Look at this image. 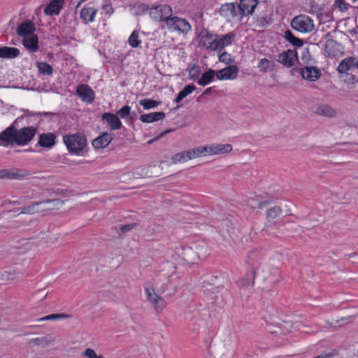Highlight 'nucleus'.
I'll return each mask as SVG.
<instances>
[{
    "mask_svg": "<svg viewBox=\"0 0 358 358\" xmlns=\"http://www.w3.org/2000/svg\"><path fill=\"white\" fill-rule=\"evenodd\" d=\"M63 141L68 151L76 155H82L87 143L85 135L80 133L64 135Z\"/></svg>",
    "mask_w": 358,
    "mask_h": 358,
    "instance_id": "1",
    "label": "nucleus"
},
{
    "mask_svg": "<svg viewBox=\"0 0 358 358\" xmlns=\"http://www.w3.org/2000/svg\"><path fill=\"white\" fill-rule=\"evenodd\" d=\"M63 203L64 201L60 199H47L34 202L27 206L23 207L20 213L32 215L45 210H53L56 207L62 206Z\"/></svg>",
    "mask_w": 358,
    "mask_h": 358,
    "instance_id": "2",
    "label": "nucleus"
},
{
    "mask_svg": "<svg viewBox=\"0 0 358 358\" xmlns=\"http://www.w3.org/2000/svg\"><path fill=\"white\" fill-rule=\"evenodd\" d=\"M144 291L146 300L152 306L155 313H160L166 308L168 304L166 301L152 285H145Z\"/></svg>",
    "mask_w": 358,
    "mask_h": 358,
    "instance_id": "3",
    "label": "nucleus"
},
{
    "mask_svg": "<svg viewBox=\"0 0 358 358\" xmlns=\"http://www.w3.org/2000/svg\"><path fill=\"white\" fill-rule=\"evenodd\" d=\"M265 258V252L261 249H254L247 253L245 264L254 275H257Z\"/></svg>",
    "mask_w": 358,
    "mask_h": 358,
    "instance_id": "4",
    "label": "nucleus"
},
{
    "mask_svg": "<svg viewBox=\"0 0 358 358\" xmlns=\"http://www.w3.org/2000/svg\"><path fill=\"white\" fill-rule=\"evenodd\" d=\"M219 14L228 22H241L243 16L236 3H225L219 9Z\"/></svg>",
    "mask_w": 358,
    "mask_h": 358,
    "instance_id": "5",
    "label": "nucleus"
},
{
    "mask_svg": "<svg viewBox=\"0 0 358 358\" xmlns=\"http://www.w3.org/2000/svg\"><path fill=\"white\" fill-rule=\"evenodd\" d=\"M292 27L301 33H309L314 29L313 20L306 15H300L294 17L291 22Z\"/></svg>",
    "mask_w": 358,
    "mask_h": 358,
    "instance_id": "6",
    "label": "nucleus"
},
{
    "mask_svg": "<svg viewBox=\"0 0 358 358\" xmlns=\"http://www.w3.org/2000/svg\"><path fill=\"white\" fill-rule=\"evenodd\" d=\"M172 8L168 5H158L150 8L149 15L150 17L155 22H166L172 15Z\"/></svg>",
    "mask_w": 358,
    "mask_h": 358,
    "instance_id": "7",
    "label": "nucleus"
},
{
    "mask_svg": "<svg viewBox=\"0 0 358 358\" xmlns=\"http://www.w3.org/2000/svg\"><path fill=\"white\" fill-rule=\"evenodd\" d=\"M17 145L19 146H25L28 145L37 134V128L31 127H24L20 129L16 128Z\"/></svg>",
    "mask_w": 358,
    "mask_h": 358,
    "instance_id": "8",
    "label": "nucleus"
},
{
    "mask_svg": "<svg viewBox=\"0 0 358 358\" xmlns=\"http://www.w3.org/2000/svg\"><path fill=\"white\" fill-rule=\"evenodd\" d=\"M166 27L171 31L180 33H187L191 30L189 23L186 20L177 16H171L167 20Z\"/></svg>",
    "mask_w": 358,
    "mask_h": 358,
    "instance_id": "9",
    "label": "nucleus"
},
{
    "mask_svg": "<svg viewBox=\"0 0 358 358\" xmlns=\"http://www.w3.org/2000/svg\"><path fill=\"white\" fill-rule=\"evenodd\" d=\"M176 254L187 264H194L200 259L199 254L192 247L180 245L175 249Z\"/></svg>",
    "mask_w": 358,
    "mask_h": 358,
    "instance_id": "10",
    "label": "nucleus"
},
{
    "mask_svg": "<svg viewBox=\"0 0 358 358\" xmlns=\"http://www.w3.org/2000/svg\"><path fill=\"white\" fill-rule=\"evenodd\" d=\"M16 127L10 125L0 133V145L8 147L15 143L17 145Z\"/></svg>",
    "mask_w": 358,
    "mask_h": 358,
    "instance_id": "11",
    "label": "nucleus"
},
{
    "mask_svg": "<svg viewBox=\"0 0 358 358\" xmlns=\"http://www.w3.org/2000/svg\"><path fill=\"white\" fill-rule=\"evenodd\" d=\"M31 175V172L24 169L13 168L0 170L1 179L18 180Z\"/></svg>",
    "mask_w": 358,
    "mask_h": 358,
    "instance_id": "12",
    "label": "nucleus"
},
{
    "mask_svg": "<svg viewBox=\"0 0 358 358\" xmlns=\"http://www.w3.org/2000/svg\"><path fill=\"white\" fill-rule=\"evenodd\" d=\"M155 289L158 294H165L166 296H170L176 292V287L171 285V278L166 277L159 282H156L155 285Z\"/></svg>",
    "mask_w": 358,
    "mask_h": 358,
    "instance_id": "13",
    "label": "nucleus"
},
{
    "mask_svg": "<svg viewBox=\"0 0 358 358\" xmlns=\"http://www.w3.org/2000/svg\"><path fill=\"white\" fill-rule=\"evenodd\" d=\"M238 67L236 65H229L216 71V78L219 80H235L238 75Z\"/></svg>",
    "mask_w": 358,
    "mask_h": 358,
    "instance_id": "14",
    "label": "nucleus"
},
{
    "mask_svg": "<svg viewBox=\"0 0 358 358\" xmlns=\"http://www.w3.org/2000/svg\"><path fill=\"white\" fill-rule=\"evenodd\" d=\"M98 8L90 2L85 6L80 12V17L85 23L94 22Z\"/></svg>",
    "mask_w": 358,
    "mask_h": 358,
    "instance_id": "15",
    "label": "nucleus"
},
{
    "mask_svg": "<svg viewBox=\"0 0 358 358\" xmlns=\"http://www.w3.org/2000/svg\"><path fill=\"white\" fill-rule=\"evenodd\" d=\"M76 93L81 99L91 103L95 98V94L90 86L86 84H80L77 87Z\"/></svg>",
    "mask_w": 358,
    "mask_h": 358,
    "instance_id": "16",
    "label": "nucleus"
},
{
    "mask_svg": "<svg viewBox=\"0 0 358 358\" xmlns=\"http://www.w3.org/2000/svg\"><path fill=\"white\" fill-rule=\"evenodd\" d=\"M36 31L35 24L29 20H26L21 22L16 30L17 34L20 38H24L34 34Z\"/></svg>",
    "mask_w": 358,
    "mask_h": 358,
    "instance_id": "17",
    "label": "nucleus"
},
{
    "mask_svg": "<svg viewBox=\"0 0 358 358\" xmlns=\"http://www.w3.org/2000/svg\"><path fill=\"white\" fill-rule=\"evenodd\" d=\"M296 59V52L292 50H287L279 54L278 62L287 67H292L294 66Z\"/></svg>",
    "mask_w": 358,
    "mask_h": 358,
    "instance_id": "18",
    "label": "nucleus"
},
{
    "mask_svg": "<svg viewBox=\"0 0 358 358\" xmlns=\"http://www.w3.org/2000/svg\"><path fill=\"white\" fill-rule=\"evenodd\" d=\"M22 44L30 53L36 52L38 50V37L36 34L22 38Z\"/></svg>",
    "mask_w": 358,
    "mask_h": 358,
    "instance_id": "19",
    "label": "nucleus"
},
{
    "mask_svg": "<svg viewBox=\"0 0 358 358\" xmlns=\"http://www.w3.org/2000/svg\"><path fill=\"white\" fill-rule=\"evenodd\" d=\"M235 38V34L233 32L228 33L222 36L219 39L216 38V43L214 47V51L220 52L225 47L232 44Z\"/></svg>",
    "mask_w": 358,
    "mask_h": 358,
    "instance_id": "20",
    "label": "nucleus"
},
{
    "mask_svg": "<svg viewBox=\"0 0 358 358\" xmlns=\"http://www.w3.org/2000/svg\"><path fill=\"white\" fill-rule=\"evenodd\" d=\"M208 155L229 153L232 150L231 144L215 143L207 145Z\"/></svg>",
    "mask_w": 358,
    "mask_h": 358,
    "instance_id": "21",
    "label": "nucleus"
},
{
    "mask_svg": "<svg viewBox=\"0 0 358 358\" xmlns=\"http://www.w3.org/2000/svg\"><path fill=\"white\" fill-rule=\"evenodd\" d=\"M64 4V0H52L44 8V13L48 16L58 15Z\"/></svg>",
    "mask_w": 358,
    "mask_h": 358,
    "instance_id": "22",
    "label": "nucleus"
},
{
    "mask_svg": "<svg viewBox=\"0 0 358 358\" xmlns=\"http://www.w3.org/2000/svg\"><path fill=\"white\" fill-rule=\"evenodd\" d=\"M56 135L54 133H43L38 136V144L45 148H51L56 143Z\"/></svg>",
    "mask_w": 358,
    "mask_h": 358,
    "instance_id": "23",
    "label": "nucleus"
},
{
    "mask_svg": "<svg viewBox=\"0 0 358 358\" xmlns=\"http://www.w3.org/2000/svg\"><path fill=\"white\" fill-rule=\"evenodd\" d=\"M103 121L106 122L110 128L113 130H117L122 126V122L119 117L110 113H103L101 115Z\"/></svg>",
    "mask_w": 358,
    "mask_h": 358,
    "instance_id": "24",
    "label": "nucleus"
},
{
    "mask_svg": "<svg viewBox=\"0 0 358 358\" xmlns=\"http://www.w3.org/2000/svg\"><path fill=\"white\" fill-rule=\"evenodd\" d=\"M257 5V0H240L238 7L242 16H245L252 14Z\"/></svg>",
    "mask_w": 358,
    "mask_h": 358,
    "instance_id": "25",
    "label": "nucleus"
},
{
    "mask_svg": "<svg viewBox=\"0 0 358 358\" xmlns=\"http://www.w3.org/2000/svg\"><path fill=\"white\" fill-rule=\"evenodd\" d=\"M215 43L216 37L208 32L201 34L199 36V44L201 47H203L206 49H210L214 51Z\"/></svg>",
    "mask_w": 358,
    "mask_h": 358,
    "instance_id": "26",
    "label": "nucleus"
},
{
    "mask_svg": "<svg viewBox=\"0 0 358 358\" xmlns=\"http://www.w3.org/2000/svg\"><path fill=\"white\" fill-rule=\"evenodd\" d=\"M301 75L307 80L315 81L320 77L321 72L315 67L307 66L301 69Z\"/></svg>",
    "mask_w": 358,
    "mask_h": 358,
    "instance_id": "27",
    "label": "nucleus"
},
{
    "mask_svg": "<svg viewBox=\"0 0 358 358\" xmlns=\"http://www.w3.org/2000/svg\"><path fill=\"white\" fill-rule=\"evenodd\" d=\"M354 67L357 68V59L352 57H348L340 62L338 71L340 73H344Z\"/></svg>",
    "mask_w": 358,
    "mask_h": 358,
    "instance_id": "28",
    "label": "nucleus"
},
{
    "mask_svg": "<svg viewBox=\"0 0 358 358\" xmlns=\"http://www.w3.org/2000/svg\"><path fill=\"white\" fill-rule=\"evenodd\" d=\"M113 139V138L111 134L105 132L96 138L92 141V145L96 149L104 148L109 145Z\"/></svg>",
    "mask_w": 358,
    "mask_h": 358,
    "instance_id": "29",
    "label": "nucleus"
},
{
    "mask_svg": "<svg viewBox=\"0 0 358 358\" xmlns=\"http://www.w3.org/2000/svg\"><path fill=\"white\" fill-rule=\"evenodd\" d=\"M20 51L14 47L0 46V58L13 59L18 57Z\"/></svg>",
    "mask_w": 358,
    "mask_h": 358,
    "instance_id": "30",
    "label": "nucleus"
},
{
    "mask_svg": "<svg viewBox=\"0 0 358 358\" xmlns=\"http://www.w3.org/2000/svg\"><path fill=\"white\" fill-rule=\"evenodd\" d=\"M193 159H195V155H193L192 152V149H190L175 154L172 157L171 160L173 163L177 164L185 162Z\"/></svg>",
    "mask_w": 358,
    "mask_h": 358,
    "instance_id": "31",
    "label": "nucleus"
},
{
    "mask_svg": "<svg viewBox=\"0 0 358 358\" xmlns=\"http://www.w3.org/2000/svg\"><path fill=\"white\" fill-rule=\"evenodd\" d=\"M165 113L164 112H153L141 115L139 120L145 123H151L164 119Z\"/></svg>",
    "mask_w": 358,
    "mask_h": 358,
    "instance_id": "32",
    "label": "nucleus"
},
{
    "mask_svg": "<svg viewBox=\"0 0 358 358\" xmlns=\"http://www.w3.org/2000/svg\"><path fill=\"white\" fill-rule=\"evenodd\" d=\"M215 76H216V71L210 69L201 75V76L199 79L197 83L200 86L208 85L211 82H213Z\"/></svg>",
    "mask_w": 358,
    "mask_h": 358,
    "instance_id": "33",
    "label": "nucleus"
},
{
    "mask_svg": "<svg viewBox=\"0 0 358 358\" xmlns=\"http://www.w3.org/2000/svg\"><path fill=\"white\" fill-rule=\"evenodd\" d=\"M257 68L259 69V71L262 73L273 71L275 68V64L274 62L270 61L267 58H263L259 61Z\"/></svg>",
    "mask_w": 358,
    "mask_h": 358,
    "instance_id": "34",
    "label": "nucleus"
},
{
    "mask_svg": "<svg viewBox=\"0 0 358 358\" xmlns=\"http://www.w3.org/2000/svg\"><path fill=\"white\" fill-rule=\"evenodd\" d=\"M314 113L329 117H334L336 115V111L327 104L319 105L314 110Z\"/></svg>",
    "mask_w": 358,
    "mask_h": 358,
    "instance_id": "35",
    "label": "nucleus"
},
{
    "mask_svg": "<svg viewBox=\"0 0 358 358\" xmlns=\"http://www.w3.org/2000/svg\"><path fill=\"white\" fill-rule=\"evenodd\" d=\"M196 86L194 85H186L183 90H182L178 94L175 99V102L179 103L184 98H185L189 94H192L195 90Z\"/></svg>",
    "mask_w": 358,
    "mask_h": 358,
    "instance_id": "36",
    "label": "nucleus"
},
{
    "mask_svg": "<svg viewBox=\"0 0 358 358\" xmlns=\"http://www.w3.org/2000/svg\"><path fill=\"white\" fill-rule=\"evenodd\" d=\"M36 66L40 73L45 76L52 75L53 69L49 64L43 62H37Z\"/></svg>",
    "mask_w": 358,
    "mask_h": 358,
    "instance_id": "37",
    "label": "nucleus"
},
{
    "mask_svg": "<svg viewBox=\"0 0 358 358\" xmlns=\"http://www.w3.org/2000/svg\"><path fill=\"white\" fill-rule=\"evenodd\" d=\"M285 38L296 47H301L303 44V41L301 38L296 37L290 30H287L285 32Z\"/></svg>",
    "mask_w": 358,
    "mask_h": 358,
    "instance_id": "38",
    "label": "nucleus"
},
{
    "mask_svg": "<svg viewBox=\"0 0 358 358\" xmlns=\"http://www.w3.org/2000/svg\"><path fill=\"white\" fill-rule=\"evenodd\" d=\"M141 42V40L139 38L138 31L134 30L128 38L129 45L133 48H136L140 46Z\"/></svg>",
    "mask_w": 358,
    "mask_h": 358,
    "instance_id": "39",
    "label": "nucleus"
},
{
    "mask_svg": "<svg viewBox=\"0 0 358 358\" xmlns=\"http://www.w3.org/2000/svg\"><path fill=\"white\" fill-rule=\"evenodd\" d=\"M282 213V209L279 206H273L266 211V220L268 222L272 221L273 220L275 219L277 217H278Z\"/></svg>",
    "mask_w": 358,
    "mask_h": 358,
    "instance_id": "40",
    "label": "nucleus"
},
{
    "mask_svg": "<svg viewBox=\"0 0 358 358\" xmlns=\"http://www.w3.org/2000/svg\"><path fill=\"white\" fill-rule=\"evenodd\" d=\"M219 53L218 59L220 62L228 66L231 65V64L234 62V57L227 51L220 52Z\"/></svg>",
    "mask_w": 358,
    "mask_h": 358,
    "instance_id": "41",
    "label": "nucleus"
},
{
    "mask_svg": "<svg viewBox=\"0 0 358 358\" xmlns=\"http://www.w3.org/2000/svg\"><path fill=\"white\" fill-rule=\"evenodd\" d=\"M70 317L69 315L64 314V313H55V314H51L46 315L45 317H41L38 319V321L42 322V321H48V320H61V319H66Z\"/></svg>",
    "mask_w": 358,
    "mask_h": 358,
    "instance_id": "42",
    "label": "nucleus"
},
{
    "mask_svg": "<svg viewBox=\"0 0 358 358\" xmlns=\"http://www.w3.org/2000/svg\"><path fill=\"white\" fill-rule=\"evenodd\" d=\"M350 317H341V319L339 320H334L333 322H330L329 320H327L325 322L326 324L331 328L334 329H336L343 325H344L345 323L348 322V320L350 319Z\"/></svg>",
    "mask_w": 358,
    "mask_h": 358,
    "instance_id": "43",
    "label": "nucleus"
},
{
    "mask_svg": "<svg viewBox=\"0 0 358 358\" xmlns=\"http://www.w3.org/2000/svg\"><path fill=\"white\" fill-rule=\"evenodd\" d=\"M269 204V202L267 201H259L256 200L255 199L250 198L248 200V206H250L252 208H263L265 206H268Z\"/></svg>",
    "mask_w": 358,
    "mask_h": 358,
    "instance_id": "44",
    "label": "nucleus"
},
{
    "mask_svg": "<svg viewBox=\"0 0 358 358\" xmlns=\"http://www.w3.org/2000/svg\"><path fill=\"white\" fill-rule=\"evenodd\" d=\"M139 103L145 110H149L151 108H156L159 104V103L157 101H154L152 99H145L141 100Z\"/></svg>",
    "mask_w": 358,
    "mask_h": 358,
    "instance_id": "45",
    "label": "nucleus"
},
{
    "mask_svg": "<svg viewBox=\"0 0 358 358\" xmlns=\"http://www.w3.org/2000/svg\"><path fill=\"white\" fill-rule=\"evenodd\" d=\"M192 152L194 155H195V158L199 157L201 156H207L208 153V148L207 145L204 146H198L192 149Z\"/></svg>",
    "mask_w": 358,
    "mask_h": 358,
    "instance_id": "46",
    "label": "nucleus"
},
{
    "mask_svg": "<svg viewBox=\"0 0 358 358\" xmlns=\"http://www.w3.org/2000/svg\"><path fill=\"white\" fill-rule=\"evenodd\" d=\"M251 278L249 277H244L240 280L239 285L244 287H252L255 285L256 275L251 273Z\"/></svg>",
    "mask_w": 358,
    "mask_h": 358,
    "instance_id": "47",
    "label": "nucleus"
},
{
    "mask_svg": "<svg viewBox=\"0 0 358 358\" xmlns=\"http://www.w3.org/2000/svg\"><path fill=\"white\" fill-rule=\"evenodd\" d=\"M200 75V67L194 64L189 70V78L191 80H195L199 78Z\"/></svg>",
    "mask_w": 358,
    "mask_h": 358,
    "instance_id": "48",
    "label": "nucleus"
},
{
    "mask_svg": "<svg viewBox=\"0 0 358 358\" xmlns=\"http://www.w3.org/2000/svg\"><path fill=\"white\" fill-rule=\"evenodd\" d=\"M102 9L106 15H110L114 10L110 0H104L102 4Z\"/></svg>",
    "mask_w": 358,
    "mask_h": 358,
    "instance_id": "49",
    "label": "nucleus"
},
{
    "mask_svg": "<svg viewBox=\"0 0 358 358\" xmlns=\"http://www.w3.org/2000/svg\"><path fill=\"white\" fill-rule=\"evenodd\" d=\"M130 110V106L127 105L121 108L119 110H117V115H120L121 118L124 119L129 116Z\"/></svg>",
    "mask_w": 358,
    "mask_h": 358,
    "instance_id": "50",
    "label": "nucleus"
},
{
    "mask_svg": "<svg viewBox=\"0 0 358 358\" xmlns=\"http://www.w3.org/2000/svg\"><path fill=\"white\" fill-rule=\"evenodd\" d=\"M83 355L88 358H103L101 355H97L95 351L91 348H87L84 351Z\"/></svg>",
    "mask_w": 358,
    "mask_h": 358,
    "instance_id": "51",
    "label": "nucleus"
},
{
    "mask_svg": "<svg viewBox=\"0 0 358 358\" xmlns=\"http://www.w3.org/2000/svg\"><path fill=\"white\" fill-rule=\"evenodd\" d=\"M335 5L341 11H346L348 9V3L344 0H336Z\"/></svg>",
    "mask_w": 358,
    "mask_h": 358,
    "instance_id": "52",
    "label": "nucleus"
},
{
    "mask_svg": "<svg viewBox=\"0 0 358 358\" xmlns=\"http://www.w3.org/2000/svg\"><path fill=\"white\" fill-rule=\"evenodd\" d=\"M3 278H6L7 280H14V275L5 271L4 273L2 275Z\"/></svg>",
    "mask_w": 358,
    "mask_h": 358,
    "instance_id": "53",
    "label": "nucleus"
},
{
    "mask_svg": "<svg viewBox=\"0 0 358 358\" xmlns=\"http://www.w3.org/2000/svg\"><path fill=\"white\" fill-rule=\"evenodd\" d=\"M133 227L132 224H126L121 227V231L122 232H126L131 229Z\"/></svg>",
    "mask_w": 358,
    "mask_h": 358,
    "instance_id": "54",
    "label": "nucleus"
},
{
    "mask_svg": "<svg viewBox=\"0 0 358 358\" xmlns=\"http://www.w3.org/2000/svg\"><path fill=\"white\" fill-rule=\"evenodd\" d=\"M336 45V42L333 40L327 41L326 44V48L327 49L330 45Z\"/></svg>",
    "mask_w": 358,
    "mask_h": 358,
    "instance_id": "55",
    "label": "nucleus"
},
{
    "mask_svg": "<svg viewBox=\"0 0 358 358\" xmlns=\"http://www.w3.org/2000/svg\"><path fill=\"white\" fill-rule=\"evenodd\" d=\"M212 91V87H208L207 89H206L203 92V94H209Z\"/></svg>",
    "mask_w": 358,
    "mask_h": 358,
    "instance_id": "56",
    "label": "nucleus"
},
{
    "mask_svg": "<svg viewBox=\"0 0 358 358\" xmlns=\"http://www.w3.org/2000/svg\"><path fill=\"white\" fill-rule=\"evenodd\" d=\"M331 355H319L317 357H316L315 358H330Z\"/></svg>",
    "mask_w": 358,
    "mask_h": 358,
    "instance_id": "57",
    "label": "nucleus"
},
{
    "mask_svg": "<svg viewBox=\"0 0 358 358\" xmlns=\"http://www.w3.org/2000/svg\"><path fill=\"white\" fill-rule=\"evenodd\" d=\"M9 203H10V204H13V205H16V204L20 205V204H21V203H20V201H9Z\"/></svg>",
    "mask_w": 358,
    "mask_h": 358,
    "instance_id": "58",
    "label": "nucleus"
},
{
    "mask_svg": "<svg viewBox=\"0 0 358 358\" xmlns=\"http://www.w3.org/2000/svg\"><path fill=\"white\" fill-rule=\"evenodd\" d=\"M354 257V254L353 253H352V254L348 255V257Z\"/></svg>",
    "mask_w": 358,
    "mask_h": 358,
    "instance_id": "59",
    "label": "nucleus"
},
{
    "mask_svg": "<svg viewBox=\"0 0 358 358\" xmlns=\"http://www.w3.org/2000/svg\"><path fill=\"white\" fill-rule=\"evenodd\" d=\"M357 69H358V58H357Z\"/></svg>",
    "mask_w": 358,
    "mask_h": 358,
    "instance_id": "60",
    "label": "nucleus"
}]
</instances>
